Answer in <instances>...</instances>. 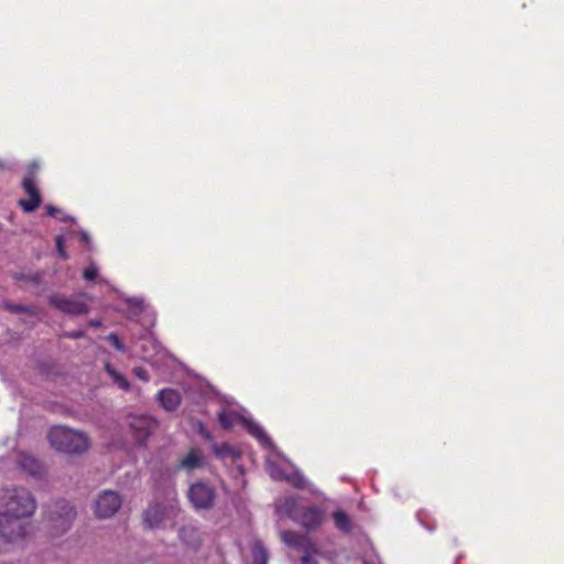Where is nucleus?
Returning <instances> with one entry per match:
<instances>
[{
    "label": "nucleus",
    "instance_id": "obj_1",
    "mask_svg": "<svg viewBox=\"0 0 564 564\" xmlns=\"http://www.w3.org/2000/svg\"><path fill=\"white\" fill-rule=\"evenodd\" d=\"M76 517L75 507L69 501L61 499L47 506L44 524L51 536L59 538L70 530Z\"/></svg>",
    "mask_w": 564,
    "mask_h": 564
},
{
    "label": "nucleus",
    "instance_id": "obj_2",
    "mask_svg": "<svg viewBox=\"0 0 564 564\" xmlns=\"http://www.w3.org/2000/svg\"><path fill=\"white\" fill-rule=\"evenodd\" d=\"M48 441L56 451L70 455H80L90 447L88 435L66 426H54L48 432Z\"/></svg>",
    "mask_w": 564,
    "mask_h": 564
},
{
    "label": "nucleus",
    "instance_id": "obj_3",
    "mask_svg": "<svg viewBox=\"0 0 564 564\" xmlns=\"http://www.w3.org/2000/svg\"><path fill=\"white\" fill-rule=\"evenodd\" d=\"M0 506L3 508L1 512L31 518L36 510V500L25 488H4L0 490Z\"/></svg>",
    "mask_w": 564,
    "mask_h": 564
},
{
    "label": "nucleus",
    "instance_id": "obj_4",
    "mask_svg": "<svg viewBox=\"0 0 564 564\" xmlns=\"http://www.w3.org/2000/svg\"><path fill=\"white\" fill-rule=\"evenodd\" d=\"M178 511L176 502L172 500L165 503L153 502L143 512V523L152 530L165 528L176 518Z\"/></svg>",
    "mask_w": 564,
    "mask_h": 564
},
{
    "label": "nucleus",
    "instance_id": "obj_5",
    "mask_svg": "<svg viewBox=\"0 0 564 564\" xmlns=\"http://www.w3.org/2000/svg\"><path fill=\"white\" fill-rule=\"evenodd\" d=\"M28 517H15L0 511V536L8 542H19L30 533Z\"/></svg>",
    "mask_w": 564,
    "mask_h": 564
},
{
    "label": "nucleus",
    "instance_id": "obj_6",
    "mask_svg": "<svg viewBox=\"0 0 564 564\" xmlns=\"http://www.w3.org/2000/svg\"><path fill=\"white\" fill-rule=\"evenodd\" d=\"M281 539L289 546L303 553L301 557L303 564H318L315 556L319 553L310 536L293 531H283Z\"/></svg>",
    "mask_w": 564,
    "mask_h": 564
},
{
    "label": "nucleus",
    "instance_id": "obj_7",
    "mask_svg": "<svg viewBox=\"0 0 564 564\" xmlns=\"http://www.w3.org/2000/svg\"><path fill=\"white\" fill-rule=\"evenodd\" d=\"M218 422L221 425V427L226 430L231 429L237 423H241L248 430V432L254 437H257L259 441L263 443L270 442L269 437L265 435V433L263 432L259 424L235 412L221 411L218 414Z\"/></svg>",
    "mask_w": 564,
    "mask_h": 564
},
{
    "label": "nucleus",
    "instance_id": "obj_8",
    "mask_svg": "<svg viewBox=\"0 0 564 564\" xmlns=\"http://www.w3.org/2000/svg\"><path fill=\"white\" fill-rule=\"evenodd\" d=\"M39 169L40 166L36 162L32 163L29 166L28 173L22 181V187L29 195L30 199H21L19 204L26 213L35 210L41 204V195L35 185V178Z\"/></svg>",
    "mask_w": 564,
    "mask_h": 564
},
{
    "label": "nucleus",
    "instance_id": "obj_9",
    "mask_svg": "<svg viewBox=\"0 0 564 564\" xmlns=\"http://www.w3.org/2000/svg\"><path fill=\"white\" fill-rule=\"evenodd\" d=\"M122 505L121 496L115 490L101 491L94 505L95 516L99 519H109L113 517Z\"/></svg>",
    "mask_w": 564,
    "mask_h": 564
},
{
    "label": "nucleus",
    "instance_id": "obj_10",
    "mask_svg": "<svg viewBox=\"0 0 564 564\" xmlns=\"http://www.w3.org/2000/svg\"><path fill=\"white\" fill-rule=\"evenodd\" d=\"M187 497L196 510H208L214 506L215 489L203 481H197L188 488Z\"/></svg>",
    "mask_w": 564,
    "mask_h": 564
},
{
    "label": "nucleus",
    "instance_id": "obj_11",
    "mask_svg": "<svg viewBox=\"0 0 564 564\" xmlns=\"http://www.w3.org/2000/svg\"><path fill=\"white\" fill-rule=\"evenodd\" d=\"M50 304L64 314L78 316L88 313V306L77 297H67L61 294H52L48 297Z\"/></svg>",
    "mask_w": 564,
    "mask_h": 564
},
{
    "label": "nucleus",
    "instance_id": "obj_12",
    "mask_svg": "<svg viewBox=\"0 0 564 564\" xmlns=\"http://www.w3.org/2000/svg\"><path fill=\"white\" fill-rule=\"evenodd\" d=\"M129 425L135 432L137 437L141 441L148 437L156 429L158 423L152 416L141 414L131 416Z\"/></svg>",
    "mask_w": 564,
    "mask_h": 564
},
{
    "label": "nucleus",
    "instance_id": "obj_13",
    "mask_svg": "<svg viewBox=\"0 0 564 564\" xmlns=\"http://www.w3.org/2000/svg\"><path fill=\"white\" fill-rule=\"evenodd\" d=\"M295 520L307 529H314L322 522V512L316 507L304 508L299 511Z\"/></svg>",
    "mask_w": 564,
    "mask_h": 564
},
{
    "label": "nucleus",
    "instance_id": "obj_14",
    "mask_svg": "<svg viewBox=\"0 0 564 564\" xmlns=\"http://www.w3.org/2000/svg\"><path fill=\"white\" fill-rule=\"evenodd\" d=\"M158 400L161 404V406L166 411H174L176 410L181 404V395L180 393L174 389H162L158 393Z\"/></svg>",
    "mask_w": 564,
    "mask_h": 564
},
{
    "label": "nucleus",
    "instance_id": "obj_15",
    "mask_svg": "<svg viewBox=\"0 0 564 564\" xmlns=\"http://www.w3.org/2000/svg\"><path fill=\"white\" fill-rule=\"evenodd\" d=\"M204 457L199 449L192 448L180 463V467L188 471L203 467Z\"/></svg>",
    "mask_w": 564,
    "mask_h": 564
},
{
    "label": "nucleus",
    "instance_id": "obj_16",
    "mask_svg": "<svg viewBox=\"0 0 564 564\" xmlns=\"http://www.w3.org/2000/svg\"><path fill=\"white\" fill-rule=\"evenodd\" d=\"M278 511L284 513L292 519L297 518V500L295 497H288L278 505Z\"/></svg>",
    "mask_w": 564,
    "mask_h": 564
},
{
    "label": "nucleus",
    "instance_id": "obj_17",
    "mask_svg": "<svg viewBox=\"0 0 564 564\" xmlns=\"http://www.w3.org/2000/svg\"><path fill=\"white\" fill-rule=\"evenodd\" d=\"M333 519L336 528L343 532H350L352 530V523L348 514L343 510H337L333 513Z\"/></svg>",
    "mask_w": 564,
    "mask_h": 564
},
{
    "label": "nucleus",
    "instance_id": "obj_18",
    "mask_svg": "<svg viewBox=\"0 0 564 564\" xmlns=\"http://www.w3.org/2000/svg\"><path fill=\"white\" fill-rule=\"evenodd\" d=\"M252 564H267L268 552L260 541H256L251 546Z\"/></svg>",
    "mask_w": 564,
    "mask_h": 564
},
{
    "label": "nucleus",
    "instance_id": "obj_19",
    "mask_svg": "<svg viewBox=\"0 0 564 564\" xmlns=\"http://www.w3.org/2000/svg\"><path fill=\"white\" fill-rule=\"evenodd\" d=\"M20 464L24 470L29 471L33 476L41 474V464L32 456L22 457Z\"/></svg>",
    "mask_w": 564,
    "mask_h": 564
},
{
    "label": "nucleus",
    "instance_id": "obj_20",
    "mask_svg": "<svg viewBox=\"0 0 564 564\" xmlns=\"http://www.w3.org/2000/svg\"><path fill=\"white\" fill-rule=\"evenodd\" d=\"M284 480L290 482L293 487L297 489H305L308 486L306 478L299 470H295L291 474H286Z\"/></svg>",
    "mask_w": 564,
    "mask_h": 564
},
{
    "label": "nucleus",
    "instance_id": "obj_21",
    "mask_svg": "<svg viewBox=\"0 0 564 564\" xmlns=\"http://www.w3.org/2000/svg\"><path fill=\"white\" fill-rule=\"evenodd\" d=\"M106 371L120 389L128 390L130 388L129 381L126 379V377L111 368L109 364L106 365Z\"/></svg>",
    "mask_w": 564,
    "mask_h": 564
},
{
    "label": "nucleus",
    "instance_id": "obj_22",
    "mask_svg": "<svg viewBox=\"0 0 564 564\" xmlns=\"http://www.w3.org/2000/svg\"><path fill=\"white\" fill-rule=\"evenodd\" d=\"M6 308L12 313H26L30 315H36L37 308L35 306H25V305H17L11 303H6Z\"/></svg>",
    "mask_w": 564,
    "mask_h": 564
},
{
    "label": "nucleus",
    "instance_id": "obj_23",
    "mask_svg": "<svg viewBox=\"0 0 564 564\" xmlns=\"http://www.w3.org/2000/svg\"><path fill=\"white\" fill-rule=\"evenodd\" d=\"M267 470L271 478L274 480H284V477L286 476V474L283 473L282 469L274 464H269Z\"/></svg>",
    "mask_w": 564,
    "mask_h": 564
},
{
    "label": "nucleus",
    "instance_id": "obj_24",
    "mask_svg": "<svg viewBox=\"0 0 564 564\" xmlns=\"http://www.w3.org/2000/svg\"><path fill=\"white\" fill-rule=\"evenodd\" d=\"M97 275H98V269L94 263H91L84 270V278L87 281H91V280L96 279Z\"/></svg>",
    "mask_w": 564,
    "mask_h": 564
},
{
    "label": "nucleus",
    "instance_id": "obj_25",
    "mask_svg": "<svg viewBox=\"0 0 564 564\" xmlns=\"http://www.w3.org/2000/svg\"><path fill=\"white\" fill-rule=\"evenodd\" d=\"M107 340L119 351H124V346L123 344L120 341L119 337L115 334V333H111L108 335L107 337Z\"/></svg>",
    "mask_w": 564,
    "mask_h": 564
},
{
    "label": "nucleus",
    "instance_id": "obj_26",
    "mask_svg": "<svg viewBox=\"0 0 564 564\" xmlns=\"http://www.w3.org/2000/svg\"><path fill=\"white\" fill-rule=\"evenodd\" d=\"M56 250H57L58 254L63 259H67L68 258V254H67V252L65 251V248H64V237L63 236H58L56 238Z\"/></svg>",
    "mask_w": 564,
    "mask_h": 564
},
{
    "label": "nucleus",
    "instance_id": "obj_27",
    "mask_svg": "<svg viewBox=\"0 0 564 564\" xmlns=\"http://www.w3.org/2000/svg\"><path fill=\"white\" fill-rule=\"evenodd\" d=\"M134 375L137 378H139L140 380L142 381H148L149 380V376H148V372L145 369L143 368H135L133 370Z\"/></svg>",
    "mask_w": 564,
    "mask_h": 564
},
{
    "label": "nucleus",
    "instance_id": "obj_28",
    "mask_svg": "<svg viewBox=\"0 0 564 564\" xmlns=\"http://www.w3.org/2000/svg\"><path fill=\"white\" fill-rule=\"evenodd\" d=\"M198 433L205 437L206 440H210L212 438V435L210 433L208 432V430L204 426L203 423H198Z\"/></svg>",
    "mask_w": 564,
    "mask_h": 564
},
{
    "label": "nucleus",
    "instance_id": "obj_29",
    "mask_svg": "<svg viewBox=\"0 0 564 564\" xmlns=\"http://www.w3.org/2000/svg\"><path fill=\"white\" fill-rule=\"evenodd\" d=\"M65 337L67 338H80V337H84V332L82 330H72V332H67L64 334Z\"/></svg>",
    "mask_w": 564,
    "mask_h": 564
},
{
    "label": "nucleus",
    "instance_id": "obj_30",
    "mask_svg": "<svg viewBox=\"0 0 564 564\" xmlns=\"http://www.w3.org/2000/svg\"><path fill=\"white\" fill-rule=\"evenodd\" d=\"M46 210H47V214L52 217H57L62 213L61 209H58L54 206H51V205H48L46 207Z\"/></svg>",
    "mask_w": 564,
    "mask_h": 564
},
{
    "label": "nucleus",
    "instance_id": "obj_31",
    "mask_svg": "<svg viewBox=\"0 0 564 564\" xmlns=\"http://www.w3.org/2000/svg\"><path fill=\"white\" fill-rule=\"evenodd\" d=\"M34 284H39L42 281V274L35 273L30 279Z\"/></svg>",
    "mask_w": 564,
    "mask_h": 564
},
{
    "label": "nucleus",
    "instance_id": "obj_32",
    "mask_svg": "<svg viewBox=\"0 0 564 564\" xmlns=\"http://www.w3.org/2000/svg\"><path fill=\"white\" fill-rule=\"evenodd\" d=\"M129 303L131 306H137V307L141 308L143 302H142V300L133 299V300H130Z\"/></svg>",
    "mask_w": 564,
    "mask_h": 564
},
{
    "label": "nucleus",
    "instance_id": "obj_33",
    "mask_svg": "<svg viewBox=\"0 0 564 564\" xmlns=\"http://www.w3.org/2000/svg\"><path fill=\"white\" fill-rule=\"evenodd\" d=\"M80 237H82V240H83L86 245H88V243H89V236H88V234H87V232L82 231V232H80Z\"/></svg>",
    "mask_w": 564,
    "mask_h": 564
},
{
    "label": "nucleus",
    "instance_id": "obj_34",
    "mask_svg": "<svg viewBox=\"0 0 564 564\" xmlns=\"http://www.w3.org/2000/svg\"><path fill=\"white\" fill-rule=\"evenodd\" d=\"M101 325V322L98 319L89 321V326L91 327H99Z\"/></svg>",
    "mask_w": 564,
    "mask_h": 564
},
{
    "label": "nucleus",
    "instance_id": "obj_35",
    "mask_svg": "<svg viewBox=\"0 0 564 564\" xmlns=\"http://www.w3.org/2000/svg\"><path fill=\"white\" fill-rule=\"evenodd\" d=\"M72 218L69 216H63L61 217V220L62 221H67V220H70Z\"/></svg>",
    "mask_w": 564,
    "mask_h": 564
},
{
    "label": "nucleus",
    "instance_id": "obj_36",
    "mask_svg": "<svg viewBox=\"0 0 564 564\" xmlns=\"http://www.w3.org/2000/svg\"><path fill=\"white\" fill-rule=\"evenodd\" d=\"M185 532V529H182L180 532V535H182Z\"/></svg>",
    "mask_w": 564,
    "mask_h": 564
}]
</instances>
